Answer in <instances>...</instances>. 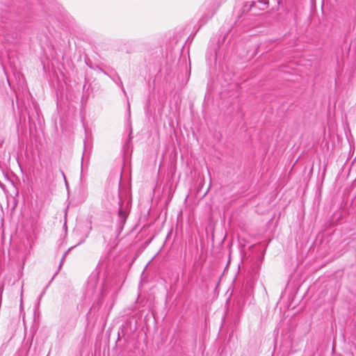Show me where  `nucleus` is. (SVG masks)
<instances>
[{
	"instance_id": "7ed1b4c3",
	"label": "nucleus",
	"mask_w": 356,
	"mask_h": 356,
	"mask_svg": "<svg viewBox=\"0 0 356 356\" xmlns=\"http://www.w3.org/2000/svg\"><path fill=\"white\" fill-rule=\"evenodd\" d=\"M118 216L122 221H124L127 216V211L123 209L121 206L118 211Z\"/></svg>"
},
{
	"instance_id": "f03ea898",
	"label": "nucleus",
	"mask_w": 356,
	"mask_h": 356,
	"mask_svg": "<svg viewBox=\"0 0 356 356\" xmlns=\"http://www.w3.org/2000/svg\"><path fill=\"white\" fill-rule=\"evenodd\" d=\"M79 197L81 202H84L88 197V191L86 188H81L79 191Z\"/></svg>"
},
{
	"instance_id": "39448f33",
	"label": "nucleus",
	"mask_w": 356,
	"mask_h": 356,
	"mask_svg": "<svg viewBox=\"0 0 356 356\" xmlns=\"http://www.w3.org/2000/svg\"><path fill=\"white\" fill-rule=\"evenodd\" d=\"M122 91H123L124 92H125L124 89L123 88V87H122Z\"/></svg>"
},
{
	"instance_id": "f257e3e1",
	"label": "nucleus",
	"mask_w": 356,
	"mask_h": 356,
	"mask_svg": "<svg viewBox=\"0 0 356 356\" xmlns=\"http://www.w3.org/2000/svg\"><path fill=\"white\" fill-rule=\"evenodd\" d=\"M268 5V0H248L244 6V11L250 12L253 15H259Z\"/></svg>"
},
{
	"instance_id": "20e7f679",
	"label": "nucleus",
	"mask_w": 356,
	"mask_h": 356,
	"mask_svg": "<svg viewBox=\"0 0 356 356\" xmlns=\"http://www.w3.org/2000/svg\"><path fill=\"white\" fill-rule=\"evenodd\" d=\"M46 289H47V287H46L45 289H44V290L42 291V293H41V295H40V296L39 300H40V299L42 298V297L44 296V293H45V292H46Z\"/></svg>"
}]
</instances>
